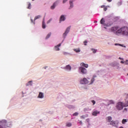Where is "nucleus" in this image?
<instances>
[{
  "instance_id": "obj_4",
  "label": "nucleus",
  "mask_w": 128,
  "mask_h": 128,
  "mask_svg": "<svg viewBox=\"0 0 128 128\" xmlns=\"http://www.w3.org/2000/svg\"><path fill=\"white\" fill-rule=\"evenodd\" d=\"M118 120H112L111 122H110V126H115L116 128H118Z\"/></svg>"
},
{
  "instance_id": "obj_45",
  "label": "nucleus",
  "mask_w": 128,
  "mask_h": 128,
  "mask_svg": "<svg viewBox=\"0 0 128 128\" xmlns=\"http://www.w3.org/2000/svg\"><path fill=\"white\" fill-rule=\"evenodd\" d=\"M120 64H124V61H121V62H120Z\"/></svg>"
},
{
  "instance_id": "obj_10",
  "label": "nucleus",
  "mask_w": 128,
  "mask_h": 128,
  "mask_svg": "<svg viewBox=\"0 0 128 128\" xmlns=\"http://www.w3.org/2000/svg\"><path fill=\"white\" fill-rule=\"evenodd\" d=\"M112 120V116H108L106 118V120H107L108 122L111 123Z\"/></svg>"
},
{
  "instance_id": "obj_32",
  "label": "nucleus",
  "mask_w": 128,
  "mask_h": 128,
  "mask_svg": "<svg viewBox=\"0 0 128 128\" xmlns=\"http://www.w3.org/2000/svg\"><path fill=\"white\" fill-rule=\"evenodd\" d=\"M92 52L94 54H96V50L94 49H92Z\"/></svg>"
},
{
  "instance_id": "obj_27",
  "label": "nucleus",
  "mask_w": 128,
  "mask_h": 128,
  "mask_svg": "<svg viewBox=\"0 0 128 128\" xmlns=\"http://www.w3.org/2000/svg\"><path fill=\"white\" fill-rule=\"evenodd\" d=\"M56 8V2H54L52 6H51V10H54Z\"/></svg>"
},
{
  "instance_id": "obj_35",
  "label": "nucleus",
  "mask_w": 128,
  "mask_h": 128,
  "mask_svg": "<svg viewBox=\"0 0 128 128\" xmlns=\"http://www.w3.org/2000/svg\"><path fill=\"white\" fill-rule=\"evenodd\" d=\"M68 54V52H63V54H64V56H66L67 54Z\"/></svg>"
},
{
  "instance_id": "obj_46",
  "label": "nucleus",
  "mask_w": 128,
  "mask_h": 128,
  "mask_svg": "<svg viewBox=\"0 0 128 128\" xmlns=\"http://www.w3.org/2000/svg\"><path fill=\"white\" fill-rule=\"evenodd\" d=\"M31 22H34V20H32V19H31Z\"/></svg>"
},
{
  "instance_id": "obj_29",
  "label": "nucleus",
  "mask_w": 128,
  "mask_h": 128,
  "mask_svg": "<svg viewBox=\"0 0 128 128\" xmlns=\"http://www.w3.org/2000/svg\"><path fill=\"white\" fill-rule=\"evenodd\" d=\"M128 120L126 119H123L122 120V124H126V122H127Z\"/></svg>"
},
{
  "instance_id": "obj_50",
  "label": "nucleus",
  "mask_w": 128,
  "mask_h": 128,
  "mask_svg": "<svg viewBox=\"0 0 128 128\" xmlns=\"http://www.w3.org/2000/svg\"><path fill=\"white\" fill-rule=\"evenodd\" d=\"M119 128H124L122 126H120Z\"/></svg>"
},
{
  "instance_id": "obj_19",
  "label": "nucleus",
  "mask_w": 128,
  "mask_h": 128,
  "mask_svg": "<svg viewBox=\"0 0 128 128\" xmlns=\"http://www.w3.org/2000/svg\"><path fill=\"white\" fill-rule=\"evenodd\" d=\"M46 22H44V20H43L42 22V28H46Z\"/></svg>"
},
{
  "instance_id": "obj_33",
  "label": "nucleus",
  "mask_w": 128,
  "mask_h": 128,
  "mask_svg": "<svg viewBox=\"0 0 128 128\" xmlns=\"http://www.w3.org/2000/svg\"><path fill=\"white\" fill-rule=\"evenodd\" d=\"M92 102L93 104V106H94V104H96V101L94 100H92Z\"/></svg>"
},
{
  "instance_id": "obj_8",
  "label": "nucleus",
  "mask_w": 128,
  "mask_h": 128,
  "mask_svg": "<svg viewBox=\"0 0 128 128\" xmlns=\"http://www.w3.org/2000/svg\"><path fill=\"white\" fill-rule=\"evenodd\" d=\"M80 84H88V80L86 78H84L82 80L80 81Z\"/></svg>"
},
{
  "instance_id": "obj_23",
  "label": "nucleus",
  "mask_w": 128,
  "mask_h": 128,
  "mask_svg": "<svg viewBox=\"0 0 128 128\" xmlns=\"http://www.w3.org/2000/svg\"><path fill=\"white\" fill-rule=\"evenodd\" d=\"M28 8L29 10H30L32 8V4H30V2H28Z\"/></svg>"
},
{
  "instance_id": "obj_52",
  "label": "nucleus",
  "mask_w": 128,
  "mask_h": 128,
  "mask_svg": "<svg viewBox=\"0 0 128 128\" xmlns=\"http://www.w3.org/2000/svg\"><path fill=\"white\" fill-rule=\"evenodd\" d=\"M94 22H96V21H94Z\"/></svg>"
},
{
  "instance_id": "obj_15",
  "label": "nucleus",
  "mask_w": 128,
  "mask_h": 128,
  "mask_svg": "<svg viewBox=\"0 0 128 128\" xmlns=\"http://www.w3.org/2000/svg\"><path fill=\"white\" fill-rule=\"evenodd\" d=\"M62 46L61 44H59L58 45H57L56 46H55V50H60V48L59 46Z\"/></svg>"
},
{
  "instance_id": "obj_26",
  "label": "nucleus",
  "mask_w": 128,
  "mask_h": 128,
  "mask_svg": "<svg viewBox=\"0 0 128 128\" xmlns=\"http://www.w3.org/2000/svg\"><path fill=\"white\" fill-rule=\"evenodd\" d=\"M71 126H72V123H70V122L66 123V126H68V128H70Z\"/></svg>"
},
{
  "instance_id": "obj_31",
  "label": "nucleus",
  "mask_w": 128,
  "mask_h": 128,
  "mask_svg": "<svg viewBox=\"0 0 128 128\" xmlns=\"http://www.w3.org/2000/svg\"><path fill=\"white\" fill-rule=\"evenodd\" d=\"M78 115V112H76L73 114L74 116H76Z\"/></svg>"
},
{
  "instance_id": "obj_30",
  "label": "nucleus",
  "mask_w": 128,
  "mask_h": 128,
  "mask_svg": "<svg viewBox=\"0 0 128 128\" xmlns=\"http://www.w3.org/2000/svg\"><path fill=\"white\" fill-rule=\"evenodd\" d=\"M94 78H96V76H93V78L91 80V84H92V82H94Z\"/></svg>"
},
{
  "instance_id": "obj_24",
  "label": "nucleus",
  "mask_w": 128,
  "mask_h": 128,
  "mask_svg": "<svg viewBox=\"0 0 128 128\" xmlns=\"http://www.w3.org/2000/svg\"><path fill=\"white\" fill-rule=\"evenodd\" d=\"M40 15H38L36 16H35L34 18V20H38V18H40Z\"/></svg>"
},
{
  "instance_id": "obj_37",
  "label": "nucleus",
  "mask_w": 128,
  "mask_h": 128,
  "mask_svg": "<svg viewBox=\"0 0 128 128\" xmlns=\"http://www.w3.org/2000/svg\"><path fill=\"white\" fill-rule=\"evenodd\" d=\"M125 64H128V60H126V62H124Z\"/></svg>"
},
{
  "instance_id": "obj_39",
  "label": "nucleus",
  "mask_w": 128,
  "mask_h": 128,
  "mask_svg": "<svg viewBox=\"0 0 128 128\" xmlns=\"http://www.w3.org/2000/svg\"><path fill=\"white\" fill-rule=\"evenodd\" d=\"M80 118H83L84 120V116H80Z\"/></svg>"
},
{
  "instance_id": "obj_18",
  "label": "nucleus",
  "mask_w": 128,
  "mask_h": 128,
  "mask_svg": "<svg viewBox=\"0 0 128 128\" xmlns=\"http://www.w3.org/2000/svg\"><path fill=\"white\" fill-rule=\"evenodd\" d=\"M70 8H74V4L72 3V0L70 1Z\"/></svg>"
},
{
  "instance_id": "obj_47",
  "label": "nucleus",
  "mask_w": 128,
  "mask_h": 128,
  "mask_svg": "<svg viewBox=\"0 0 128 128\" xmlns=\"http://www.w3.org/2000/svg\"><path fill=\"white\" fill-rule=\"evenodd\" d=\"M101 8H104V6H102Z\"/></svg>"
},
{
  "instance_id": "obj_6",
  "label": "nucleus",
  "mask_w": 128,
  "mask_h": 128,
  "mask_svg": "<svg viewBox=\"0 0 128 128\" xmlns=\"http://www.w3.org/2000/svg\"><path fill=\"white\" fill-rule=\"evenodd\" d=\"M70 26H69L66 28L65 32L63 34L64 38H66V34H68V32H70Z\"/></svg>"
},
{
  "instance_id": "obj_13",
  "label": "nucleus",
  "mask_w": 128,
  "mask_h": 128,
  "mask_svg": "<svg viewBox=\"0 0 128 128\" xmlns=\"http://www.w3.org/2000/svg\"><path fill=\"white\" fill-rule=\"evenodd\" d=\"M44 93L40 92L38 96V98H44Z\"/></svg>"
},
{
  "instance_id": "obj_12",
  "label": "nucleus",
  "mask_w": 128,
  "mask_h": 128,
  "mask_svg": "<svg viewBox=\"0 0 128 128\" xmlns=\"http://www.w3.org/2000/svg\"><path fill=\"white\" fill-rule=\"evenodd\" d=\"M81 66H84V68H88V64H84V62H82L80 64Z\"/></svg>"
},
{
  "instance_id": "obj_44",
  "label": "nucleus",
  "mask_w": 128,
  "mask_h": 128,
  "mask_svg": "<svg viewBox=\"0 0 128 128\" xmlns=\"http://www.w3.org/2000/svg\"><path fill=\"white\" fill-rule=\"evenodd\" d=\"M124 110H126H126H128V109L126 108H124Z\"/></svg>"
},
{
  "instance_id": "obj_54",
  "label": "nucleus",
  "mask_w": 128,
  "mask_h": 128,
  "mask_svg": "<svg viewBox=\"0 0 128 128\" xmlns=\"http://www.w3.org/2000/svg\"><path fill=\"white\" fill-rule=\"evenodd\" d=\"M104 28H106V27H104Z\"/></svg>"
},
{
  "instance_id": "obj_25",
  "label": "nucleus",
  "mask_w": 128,
  "mask_h": 128,
  "mask_svg": "<svg viewBox=\"0 0 128 128\" xmlns=\"http://www.w3.org/2000/svg\"><path fill=\"white\" fill-rule=\"evenodd\" d=\"M51 34H52L51 32L48 33V34L46 36V39L48 40V38H50V36Z\"/></svg>"
},
{
  "instance_id": "obj_41",
  "label": "nucleus",
  "mask_w": 128,
  "mask_h": 128,
  "mask_svg": "<svg viewBox=\"0 0 128 128\" xmlns=\"http://www.w3.org/2000/svg\"><path fill=\"white\" fill-rule=\"evenodd\" d=\"M52 19H50L48 21L47 24H50V22H52Z\"/></svg>"
},
{
  "instance_id": "obj_22",
  "label": "nucleus",
  "mask_w": 128,
  "mask_h": 128,
  "mask_svg": "<svg viewBox=\"0 0 128 128\" xmlns=\"http://www.w3.org/2000/svg\"><path fill=\"white\" fill-rule=\"evenodd\" d=\"M115 46H122V48H126L125 46H124V44H115Z\"/></svg>"
},
{
  "instance_id": "obj_11",
  "label": "nucleus",
  "mask_w": 128,
  "mask_h": 128,
  "mask_svg": "<svg viewBox=\"0 0 128 128\" xmlns=\"http://www.w3.org/2000/svg\"><path fill=\"white\" fill-rule=\"evenodd\" d=\"M100 114V112L96 110L92 112V116H98V114Z\"/></svg>"
},
{
  "instance_id": "obj_48",
  "label": "nucleus",
  "mask_w": 128,
  "mask_h": 128,
  "mask_svg": "<svg viewBox=\"0 0 128 128\" xmlns=\"http://www.w3.org/2000/svg\"><path fill=\"white\" fill-rule=\"evenodd\" d=\"M86 120L88 122V120H90L88 119H87Z\"/></svg>"
},
{
  "instance_id": "obj_40",
  "label": "nucleus",
  "mask_w": 128,
  "mask_h": 128,
  "mask_svg": "<svg viewBox=\"0 0 128 128\" xmlns=\"http://www.w3.org/2000/svg\"><path fill=\"white\" fill-rule=\"evenodd\" d=\"M68 2V0H63V4H64Z\"/></svg>"
},
{
  "instance_id": "obj_17",
  "label": "nucleus",
  "mask_w": 128,
  "mask_h": 128,
  "mask_svg": "<svg viewBox=\"0 0 128 128\" xmlns=\"http://www.w3.org/2000/svg\"><path fill=\"white\" fill-rule=\"evenodd\" d=\"M73 50L75 52H80V48H74Z\"/></svg>"
},
{
  "instance_id": "obj_55",
  "label": "nucleus",
  "mask_w": 128,
  "mask_h": 128,
  "mask_svg": "<svg viewBox=\"0 0 128 128\" xmlns=\"http://www.w3.org/2000/svg\"><path fill=\"white\" fill-rule=\"evenodd\" d=\"M127 76H128V74H127Z\"/></svg>"
},
{
  "instance_id": "obj_16",
  "label": "nucleus",
  "mask_w": 128,
  "mask_h": 128,
  "mask_svg": "<svg viewBox=\"0 0 128 128\" xmlns=\"http://www.w3.org/2000/svg\"><path fill=\"white\" fill-rule=\"evenodd\" d=\"M104 18H102L100 21V24H102L103 26H106V24H104Z\"/></svg>"
},
{
  "instance_id": "obj_36",
  "label": "nucleus",
  "mask_w": 128,
  "mask_h": 128,
  "mask_svg": "<svg viewBox=\"0 0 128 128\" xmlns=\"http://www.w3.org/2000/svg\"><path fill=\"white\" fill-rule=\"evenodd\" d=\"M88 108H84V112H88Z\"/></svg>"
},
{
  "instance_id": "obj_28",
  "label": "nucleus",
  "mask_w": 128,
  "mask_h": 128,
  "mask_svg": "<svg viewBox=\"0 0 128 128\" xmlns=\"http://www.w3.org/2000/svg\"><path fill=\"white\" fill-rule=\"evenodd\" d=\"M124 106H128V101H126L124 104H123Z\"/></svg>"
},
{
  "instance_id": "obj_5",
  "label": "nucleus",
  "mask_w": 128,
  "mask_h": 128,
  "mask_svg": "<svg viewBox=\"0 0 128 128\" xmlns=\"http://www.w3.org/2000/svg\"><path fill=\"white\" fill-rule=\"evenodd\" d=\"M118 28H120V27L118 26H116L114 27H112L111 28V32H112L115 34H116V32H118Z\"/></svg>"
},
{
  "instance_id": "obj_20",
  "label": "nucleus",
  "mask_w": 128,
  "mask_h": 128,
  "mask_svg": "<svg viewBox=\"0 0 128 128\" xmlns=\"http://www.w3.org/2000/svg\"><path fill=\"white\" fill-rule=\"evenodd\" d=\"M32 80L29 81V82L26 84V86H32Z\"/></svg>"
},
{
  "instance_id": "obj_38",
  "label": "nucleus",
  "mask_w": 128,
  "mask_h": 128,
  "mask_svg": "<svg viewBox=\"0 0 128 128\" xmlns=\"http://www.w3.org/2000/svg\"><path fill=\"white\" fill-rule=\"evenodd\" d=\"M108 10V8H106V7H105L104 8V12H106V10Z\"/></svg>"
},
{
  "instance_id": "obj_3",
  "label": "nucleus",
  "mask_w": 128,
  "mask_h": 128,
  "mask_svg": "<svg viewBox=\"0 0 128 128\" xmlns=\"http://www.w3.org/2000/svg\"><path fill=\"white\" fill-rule=\"evenodd\" d=\"M6 120H2L0 121V128H6V124H7Z\"/></svg>"
},
{
  "instance_id": "obj_1",
  "label": "nucleus",
  "mask_w": 128,
  "mask_h": 128,
  "mask_svg": "<svg viewBox=\"0 0 128 128\" xmlns=\"http://www.w3.org/2000/svg\"><path fill=\"white\" fill-rule=\"evenodd\" d=\"M116 36H128V27L124 26L119 28L116 32Z\"/></svg>"
},
{
  "instance_id": "obj_53",
  "label": "nucleus",
  "mask_w": 128,
  "mask_h": 128,
  "mask_svg": "<svg viewBox=\"0 0 128 128\" xmlns=\"http://www.w3.org/2000/svg\"><path fill=\"white\" fill-rule=\"evenodd\" d=\"M34 0H32V2H34Z\"/></svg>"
},
{
  "instance_id": "obj_9",
  "label": "nucleus",
  "mask_w": 128,
  "mask_h": 128,
  "mask_svg": "<svg viewBox=\"0 0 128 128\" xmlns=\"http://www.w3.org/2000/svg\"><path fill=\"white\" fill-rule=\"evenodd\" d=\"M64 20H66L64 15H62L60 18V22H64Z\"/></svg>"
},
{
  "instance_id": "obj_51",
  "label": "nucleus",
  "mask_w": 128,
  "mask_h": 128,
  "mask_svg": "<svg viewBox=\"0 0 128 128\" xmlns=\"http://www.w3.org/2000/svg\"><path fill=\"white\" fill-rule=\"evenodd\" d=\"M126 98H128V94H127Z\"/></svg>"
},
{
  "instance_id": "obj_43",
  "label": "nucleus",
  "mask_w": 128,
  "mask_h": 128,
  "mask_svg": "<svg viewBox=\"0 0 128 128\" xmlns=\"http://www.w3.org/2000/svg\"><path fill=\"white\" fill-rule=\"evenodd\" d=\"M119 60H124V58L120 57L119 58Z\"/></svg>"
},
{
  "instance_id": "obj_21",
  "label": "nucleus",
  "mask_w": 128,
  "mask_h": 128,
  "mask_svg": "<svg viewBox=\"0 0 128 128\" xmlns=\"http://www.w3.org/2000/svg\"><path fill=\"white\" fill-rule=\"evenodd\" d=\"M108 106H110V104H114V102L112 100H110L108 101Z\"/></svg>"
},
{
  "instance_id": "obj_7",
  "label": "nucleus",
  "mask_w": 128,
  "mask_h": 128,
  "mask_svg": "<svg viewBox=\"0 0 128 128\" xmlns=\"http://www.w3.org/2000/svg\"><path fill=\"white\" fill-rule=\"evenodd\" d=\"M81 72L83 74H86L87 72V70L86 69V68L84 67H80L79 68Z\"/></svg>"
},
{
  "instance_id": "obj_14",
  "label": "nucleus",
  "mask_w": 128,
  "mask_h": 128,
  "mask_svg": "<svg viewBox=\"0 0 128 128\" xmlns=\"http://www.w3.org/2000/svg\"><path fill=\"white\" fill-rule=\"evenodd\" d=\"M65 70H72V67L70 65H67L65 68Z\"/></svg>"
},
{
  "instance_id": "obj_34",
  "label": "nucleus",
  "mask_w": 128,
  "mask_h": 128,
  "mask_svg": "<svg viewBox=\"0 0 128 128\" xmlns=\"http://www.w3.org/2000/svg\"><path fill=\"white\" fill-rule=\"evenodd\" d=\"M84 46H86V44H88V42L86 40L84 41Z\"/></svg>"
},
{
  "instance_id": "obj_49",
  "label": "nucleus",
  "mask_w": 128,
  "mask_h": 128,
  "mask_svg": "<svg viewBox=\"0 0 128 128\" xmlns=\"http://www.w3.org/2000/svg\"><path fill=\"white\" fill-rule=\"evenodd\" d=\"M80 124H82V121H80Z\"/></svg>"
},
{
  "instance_id": "obj_42",
  "label": "nucleus",
  "mask_w": 128,
  "mask_h": 128,
  "mask_svg": "<svg viewBox=\"0 0 128 128\" xmlns=\"http://www.w3.org/2000/svg\"><path fill=\"white\" fill-rule=\"evenodd\" d=\"M112 0H107V2H111Z\"/></svg>"
},
{
  "instance_id": "obj_2",
  "label": "nucleus",
  "mask_w": 128,
  "mask_h": 128,
  "mask_svg": "<svg viewBox=\"0 0 128 128\" xmlns=\"http://www.w3.org/2000/svg\"><path fill=\"white\" fill-rule=\"evenodd\" d=\"M124 103H122V102H118V103L116 104V108L118 110H122V108H124Z\"/></svg>"
}]
</instances>
